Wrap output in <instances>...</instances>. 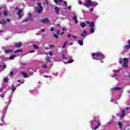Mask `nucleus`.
<instances>
[{
  "label": "nucleus",
  "mask_w": 130,
  "mask_h": 130,
  "mask_svg": "<svg viewBox=\"0 0 130 130\" xmlns=\"http://www.w3.org/2000/svg\"><path fill=\"white\" fill-rule=\"evenodd\" d=\"M125 49H129L130 48V45H126L124 46Z\"/></svg>",
  "instance_id": "nucleus-24"
},
{
  "label": "nucleus",
  "mask_w": 130,
  "mask_h": 130,
  "mask_svg": "<svg viewBox=\"0 0 130 130\" xmlns=\"http://www.w3.org/2000/svg\"><path fill=\"white\" fill-rule=\"evenodd\" d=\"M21 85V84H18L17 86H16V87H19V86H20Z\"/></svg>",
  "instance_id": "nucleus-55"
},
{
  "label": "nucleus",
  "mask_w": 130,
  "mask_h": 130,
  "mask_svg": "<svg viewBox=\"0 0 130 130\" xmlns=\"http://www.w3.org/2000/svg\"><path fill=\"white\" fill-rule=\"evenodd\" d=\"M72 62H74V60H69L67 62V63H72Z\"/></svg>",
  "instance_id": "nucleus-31"
},
{
  "label": "nucleus",
  "mask_w": 130,
  "mask_h": 130,
  "mask_svg": "<svg viewBox=\"0 0 130 130\" xmlns=\"http://www.w3.org/2000/svg\"><path fill=\"white\" fill-rule=\"evenodd\" d=\"M92 129H97L100 126V121H93L91 122Z\"/></svg>",
  "instance_id": "nucleus-2"
},
{
  "label": "nucleus",
  "mask_w": 130,
  "mask_h": 130,
  "mask_svg": "<svg viewBox=\"0 0 130 130\" xmlns=\"http://www.w3.org/2000/svg\"><path fill=\"white\" fill-rule=\"evenodd\" d=\"M73 19L74 20L75 24H77V23H78V20L77 19V16H74L73 18Z\"/></svg>",
  "instance_id": "nucleus-15"
},
{
  "label": "nucleus",
  "mask_w": 130,
  "mask_h": 130,
  "mask_svg": "<svg viewBox=\"0 0 130 130\" xmlns=\"http://www.w3.org/2000/svg\"><path fill=\"white\" fill-rule=\"evenodd\" d=\"M73 42L70 43V45H73Z\"/></svg>",
  "instance_id": "nucleus-60"
},
{
  "label": "nucleus",
  "mask_w": 130,
  "mask_h": 130,
  "mask_svg": "<svg viewBox=\"0 0 130 130\" xmlns=\"http://www.w3.org/2000/svg\"><path fill=\"white\" fill-rule=\"evenodd\" d=\"M15 45V47H21V46H22V43L21 42H17V43H14Z\"/></svg>",
  "instance_id": "nucleus-9"
},
{
  "label": "nucleus",
  "mask_w": 130,
  "mask_h": 130,
  "mask_svg": "<svg viewBox=\"0 0 130 130\" xmlns=\"http://www.w3.org/2000/svg\"><path fill=\"white\" fill-rule=\"evenodd\" d=\"M54 37H55V38H56V39H58V35L54 34Z\"/></svg>",
  "instance_id": "nucleus-34"
},
{
  "label": "nucleus",
  "mask_w": 130,
  "mask_h": 130,
  "mask_svg": "<svg viewBox=\"0 0 130 130\" xmlns=\"http://www.w3.org/2000/svg\"><path fill=\"white\" fill-rule=\"evenodd\" d=\"M17 56L16 55H12L10 56V59L11 60H13V59H15V57H16Z\"/></svg>",
  "instance_id": "nucleus-20"
},
{
  "label": "nucleus",
  "mask_w": 130,
  "mask_h": 130,
  "mask_svg": "<svg viewBox=\"0 0 130 130\" xmlns=\"http://www.w3.org/2000/svg\"><path fill=\"white\" fill-rule=\"evenodd\" d=\"M54 10L56 15H58L59 14V8L58 7H55Z\"/></svg>",
  "instance_id": "nucleus-11"
},
{
  "label": "nucleus",
  "mask_w": 130,
  "mask_h": 130,
  "mask_svg": "<svg viewBox=\"0 0 130 130\" xmlns=\"http://www.w3.org/2000/svg\"><path fill=\"white\" fill-rule=\"evenodd\" d=\"M78 43L79 45H81V46H83V45L84 44V42L82 40H79L78 41Z\"/></svg>",
  "instance_id": "nucleus-17"
},
{
  "label": "nucleus",
  "mask_w": 130,
  "mask_h": 130,
  "mask_svg": "<svg viewBox=\"0 0 130 130\" xmlns=\"http://www.w3.org/2000/svg\"><path fill=\"white\" fill-rule=\"evenodd\" d=\"M41 32H45V29H42L41 30Z\"/></svg>",
  "instance_id": "nucleus-49"
},
{
  "label": "nucleus",
  "mask_w": 130,
  "mask_h": 130,
  "mask_svg": "<svg viewBox=\"0 0 130 130\" xmlns=\"http://www.w3.org/2000/svg\"><path fill=\"white\" fill-rule=\"evenodd\" d=\"M78 4H79V5H82V1H78Z\"/></svg>",
  "instance_id": "nucleus-43"
},
{
  "label": "nucleus",
  "mask_w": 130,
  "mask_h": 130,
  "mask_svg": "<svg viewBox=\"0 0 130 130\" xmlns=\"http://www.w3.org/2000/svg\"><path fill=\"white\" fill-rule=\"evenodd\" d=\"M4 116H3V117H1V120L3 122H4Z\"/></svg>",
  "instance_id": "nucleus-39"
},
{
  "label": "nucleus",
  "mask_w": 130,
  "mask_h": 130,
  "mask_svg": "<svg viewBox=\"0 0 130 130\" xmlns=\"http://www.w3.org/2000/svg\"><path fill=\"white\" fill-rule=\"evenodd\" d=\"M34 47L35 48V49H38L39 47L38 46L34 45Z\"/></svg>",
  "instance_id": "nucleus-32"
},
{
  "label": "nucleus",
  "mask_w": 130,
  "mask_h": 130,
  "mask_svg": "<svg viewBox=\"0 0 130 130\" xmlns=\"http://www.w3.org/2000/svg\"><path fill=\"white\" fill-rule=\"evenodd\" d=\"M33 52H35V51H30L29 52V53H33Z\"/></svg>",
  "instance_id": "nucleus-50"
},
{
  "label": "nucleus",
  "mask_w": 130,
  "mask_h": 130,
  "mask_svg": "<svg viewBox=\"0 0 130 130\" xmlns=\"http://www.w3.org/2000/svg\"><path fill=\"white\" fill-rule=\"evenodd\" d=\"M9 81V78L8 77H5L4 78V82H8Z\"/></svg>",
  "instance_id": "nucleus-28"
},
{
  "label": "nucleus",
  "mask_w": 130,
  "mask_h": 130,
  "mask_svg": "<svg viewBox=\"0 0 130 130\" xmlns=\"http://www.w3.org/2000/svg\"><path fill=\"white\" fill-rule=\"evenodd\" d=\"M41 22L44 24H48L49 23V20H48V18H44L41 20Z\"/></svg>",
  "instance_id": "nucleus-8"
},
{
  "label": "nucleus",
  "mask_w": 130,
  "mask_h": 130,
  "mask_svg": "<svg viewBox=\"0 0 130 130\" xmlns=\"http://www.w3.org/2000/svg\"><path fill=\"white\" fill-rule=\"evenodd\" d=\"M17 82H18V83H20V82H21V80H17Z\"/></svg>",
  "instance_id": "nucleus-59"
},
{
  "label": "nucleus",
  "mask_w": 130,
  "mask_h": 130,
  "mask_svg": "<svg viewBox=\"0 0 130 130\" xmlns=\"http://www.w3.org/2000/svg\"><path fill=\"white\" fill-rule=\"evenodd\" d=\"M93 10H94L93 8H91L90 9V12H92Z\"/></svg>",
  "instance_id": "nucleus-51"
},
{
  "label": "nucleus",
  "mask_w": 130,
  "mask_h": 130,
  "mask_svg": "<svg viewBox=\"0 0 130 130\" xmlns=\"http://www.w3.org/2000/svg\"><path fill=\"white\" fill-rule=\"evenodd\" d=\"M67 43H68V42L66 41L64 42V44L63 45L62 48H65L67 46Z\"/></svg>",
  "instance_id": "nucleus-27"
},
{
  "label": "nucleus",
  "mask_w": 130,
  "mask_h": 130,
  "mask_svg": "<svg viewBox=\"0 0 130 130\" xmlns=\"http://www.w3.org/2000/svg\"><path fill=\"white\" fill-rule=\"evenodd\" d=\"M118 125H119V127H120L121 128L122 127V125L121 124V122H120V121L119 122Z\"/></svg>",
  "instance_id": "nucleus-29"
},
{
  "label": "nucleus",
  "mask_w": 130,
  "mask_h": 130,
  "mask_svg": "<svg viewBox=\"0 0 130 130\" xmlns=\"http://www.w3.org/2000/svg\"><path fill=\"white\" fill-rule=\"evenodd\" d=\"M128 43L129 45H130V41H128Z\"/></svg>",
  "instance_id": "nucleus-63"
},
{
  "label": "nucleus",
  "mask_w": 130,
  "mask_h": 130,
  "mask_svg": "<svg viewBox=\"0 0 130 130\" xmlns=\"http://www.w3.org/2000/svg\"><path fill=\"white\" fill-rule=\"evenodd\" d=\"M0 125H1V126H3V123H0Z\"/></svg>",
  "instance_id": "nucleus-61"
},
{
  "label": "nucleus",
  "mask_w": 130,
  "mask_h": 130,
  "mask_svg": "<svg viewBox=\"0 0 130 130\" xmlns=\"http://www.w3.org/2000/svg\"><path fill=\"white\" fill-rule=\"evenodd\" d=\"M80 26L82 28H85V27H86V24H85L84 22H81Z\"/></svg>",
  "instance_id": "nucleus-18"
},
{
  "label": "nucleus",
  "mask_w": 130,
  "mask_h": 130,
  "mask_svg": "<svg viewBox=\"0 0 130 130\" xmlns=\"http://www.w3.org/2000/svg\"><path fill=\"white\" fill-rule=\"evenodd\" d=\"M87 24L88 25H89V27H90V28H93V27H94V22H89V21H87Z\"/></svg>",
  "instance_id": "nucleus-10"
},
{
  "label": "nucleus",
  "mask_w": 130,
  "mask_h": 130,
  "mask_svg": "<svg viewBox=\"0 0 130 130\" xmlns=\"http://www.w3.org/2000/svg\"><path fill=\"white\" fill-rule=\"evenodd\" d=\"M90 33H92V34H93V33H94V32H95L94 31V28H93V27H92L91 29H90Z\"/></svg>",
  "instance_id": "nucleus-30"
},
{
  "label": "nucleus",
  "mask_w": 130,
  "mask_h": 130,
  "mask_svg": "<svg viewBox=\"0 0 130 130\" xmlns=\"http://www.w3.org/2000/svg\"><path fill=\"white\" fill-rule=\"evenodd\" d=\"M47 60L48 61V62H50V59L49 58V57L47 56Z\"/></svg>",
  "instance_id": "nucleus-35"
},
{
  "label": "nucleus",
  "mask_w": 130,
  "mask_h": 130,
  "mask_svg": "<svg viewBox=\"0 0 130 130\" xmlns=\"http://www.w3.org/2000/svg\"><path fill=\"white\" fill-rule=\"evenodd\" d=\"M6 67L7 66L6 65H4L3 67L0 65V72L4 71V69H6Z\"/></svg>",
  "instance_id": "nucleus-13"
},
{
  "label": "nucleus",
  "mask_w": 130,
  "mask_h": 130,
  "mask_svg": "<svg viewBox=\"0 0 130 130\" xmlns=\"http://www.w3.org/2000/svg\"><path fill=\"white\" fill-rule=\"evenodd\" d=\"M4 16H8V10H5L4 11Z\"/></svg>",
  "instance_id": "nucleus-26"
},
{
  "label": "nucleus",
  "mask_w": 130,
  "mask_h": 130,
  "mask_svg": "<svg viewBox=\"0 0 130 130\" xmlns=\"http://www.w3.org/2000/svg\"><path fill=\"white\" fill-rule=\"evenodd\" d=\"M87 35V31L84 30L83 33L81 34L82 37H86V36Z\"/></svg>",
  "instance_id": "nucleus-14"
},
{
  "label": "nucleus",
  "mask_w": 130,
  "mask_h": 130,
  "mask_svg": "<svg viewBox=\"0 0 130 130\" xmlns=\"http://www.w3.org/2000/svg\"><path fill=\"white\" fill-rule=\"evenodd\" d=\"M126 109H127V110H128V109H129V108H126Z\"/></svg>",
  "instance_id": "nucleus-64"
},
{
  "label": "nucleus",
  "mask_w": 130,
  "mask_h": 130,
  "mask_svg": "<svg viewBox=\"0 0 130 130\" xmlns=\"http://www.w3.org/2000/svg\"><path fill=\"white\" fill-rule=\"evenodd\" d=\"M21 74L22 75H23L24 78H28V76H27V73L25 72H22Z\"/></svg>",
  "instance_id": "nucleus-22"
},
{
  "label": "nucleus",
  "mask_w": 130,
  "mask_h": 130,
  "mask_svg": "<svg viewBox=\"0 0 130 130\" xmlns=\"http://www.w3.org/2000/svg\"><path fill=\"white\" fill-rule=\"evenodd\" d=\"M22 64H23V66H26V64H26V63H22Z\"/></svg>",
  "instance_id": "nucleus-62"
},
{
  "label": "nucleus",
  "mask_w": 130,
  "mask_h": 130,
  "mask_svg": "<svg viewBox=\"0 0 130 130\" xmlns=\"http://www.w3.org/2000/svg\"><path fill=\"white\" fill-rule=\"evenodd\" d=\"M6 22H10V19H7Z\"/></svg>",
  "instance_id": "nucleus-53"
},
{
  "label": "nucleus",
  "mask_w": 130,
  "mask_h": 130,
  "mask_svg": "<svg viewBox=\"0 0 130 130\" xmlns=\"http://www.w3.org/2000/svg\"><path fill=\"white\" fill-rule=\"evenodd\" d=\"M112 90H114V91H118L119 90H121V88H120V87H116L115 88L112 89Z\"/></svg>",
  "instance_id": "nucleus-21"
},
{
  "label": "nucleus",
  "mask_w": 130,
  "mask_h": 130,
  "mask_svg": "<svg viewBox=\"0 0 130 130\" xmlns=\"http://www.w3.org/2000/svg\"><path fill=\"white\" fill-rule=\"evenodd\" d=\"M54 2L55 3V4H56L57 5V4H58V3H62V0H54Z\"/></svg>",
  "instance_id": "nucleus-19"
},
{
  "label": "nucleus",
  "mask_w": 130,
  "mask_h": 130,
  "mask_svg": "<svg viewBox=\"0 0 130 130\" xmlns=\"http://www.w3.org/2000/svg\"><path fill=\"white\" fill-rule=\"evenodd\" d=\"M10 103H11V100H9L8 104H10Z\"/></svg>",
  "instance_id": "nucleus-58"
},
{
  "label": "nucleus",
  "mask_w": 130,
  "mask_h": 130,
  "mask_svg": "<svg viewBox=\"0 0 130 130\" xmlns=\"http://www.w3.org/2000/svg\"><path fill=\"white\" fill-rule=\"evenodd\" d=\"M63 4H64V5H65V6H66V7H67V6H68V4H67V2L64 1V2H63Z\"/></svg>",
  "instance_id": "nucleus-42"
},
{
  "label": "nucleus",
  "mask_w": 130,
  "mask_h": 130,
  "mask_svg": "<svg viewBox=\"0 0 130 130\" xmlns=\"http://www.w3.org/2000/svg\"><path fill=\"white\" fill-rule=\"evenodd\" d=\"M50 48H54L55 46L54 45H51L49 46Z\"/></svg>",
  "instance_id": "nucleus-36"
},
{
  "label": "nucleus",
  "mask_w": 130,
  "mask_h": 130,
  "mask_svg": "<svg viewBox=\"0 0 130 130\" xmlns=\"http://www.w3.org/2000/svg\"><path fill=\"white\" fill-rule=\"evenodd\" d=\"M43 68L44 69H46V68H47V65L45 64V65L43 66Z\"/></svg>",
  "instance_id": "nucleus-38"
},
{
  "label": "nucleus",
  "mask_w": 130,
  "mask_h": 130,
  "mask_svg": "<svg viewBox=\"0 0 130 130\" xmlns=\"http://www.w3.org/2000/svg\"><path fill=\"white\" fill-rule=\"evenodd\" d=\"M72 37H73V38H75V39L78 38V37H77V36H73Z\"/></svg>",
  "instance_id": "nucleus-45"
},
{
  "label": "nucleus",
  "mask_w": 130,
  "mask_h": 130,
  "mask_svg": "<svg viewBox=\"0 0 130 130\" xmlns=\"http://www.w3.org/2000/svg\"><path fill=\"white\" fill-rule=\"evenodd\" d=\"M98 5V3L92 2L91 0H87L85 3H84V6L86 7L87 8H90V7H91V6H97Z\"/></svg>",
  "instance_id": "nucleus-3"
},
{
  "label": "nucleus",
  "mask_w": 130,
  "mask_h": 130,
  "mask_svg": "<svg viewBox=\"0 0 130 130\" xmlns=\"http://www.w3.org/2000/svg\"><path fill=\"white\" fill-rule=\"evenodd\" d=\"M33 19L32 18V14L31 13H28L27 18L24 19L23 22H28V21H32Z\"/></svg>",
  "instance_id": "nucleus-6"
},
{
  "label": "nucleus",
  "mask_w": 130,
  "mask_h": 130,
  "mask_svg": "<svg viewBox=\"0 0 130 130\" xmlns=\"http://www.w3.org/2000/svg\"><path fill=\"white\" fill-rule=\"evenodd\" d=\"M127 63H128V58H124L122 67H124L125 69H127Z\"/></svg>",
  "instance_id": "nucleus-5"
},
{
  "label": "nucleus",
  "mask_w": 130,
  "mask_h": 130,
  "mask_svg": "<svg viewBox=\"0 0 130 130\" xmlns=\"http://www.w3.org/2000/svg\"><path fill=\"white\" fill-rule=\"evenodd\" d=\"M38 7L36 8V11L38 13V14H40L41 12H42L43 9H42V6H41V3H38Z\"/></svg>",
  "instance_id": "nucleus-4"
},
{
  "label": "nucleus",
  "mask_w": 130,
  "mask_h": 130,
  "mask_svg": "<svg viewBox=\"0 0 130 130\" xmlns=\"http://www.w3.org/2000/svg\"><path fill=\"white\" fill-rule=\"evenodd\" d=\"M13 50H11L10 49H7L5 50V53H10V52H12Z\"/></svg>",
  "instance_id": "nucleus-12"
},
{
  "label": "nucleus",
  "mask_w": 130,
  "mask_h": 130,
  "mask_svg": "<svg viewBox=\"0 0 130 130\" xmlns=\"http://www.w3.org/2000/svg\"><path fill=\"white\" fill-rule=\"evenodd\" d=\"M62 56H63V59H67V58L66 57V56H64V54H63Z\"/></svg>",
  "instance_id": "nucleus-44"
},
{
  "label": "nucleus",
  "mask_w": 130,
  "mask_h": 130,
  "mask_svg": "<svg viewBox=\"0 0 130 130\" xmlns=\"http://www.w3.org/2000/svg\"><path fill=\"white\" fill-rule=\"evenodd\" d=\"M71 36H72L71 35H68L67 36V37H71Z\"/></svg>",
  "instance_id": "nucleus-52"
},
{
  "label": "nucleus",
  "mask_w": 130,
  "mask_h": 130,
  "mask_svg": "<svg viewBox=\"0 0 130 130\" xmlns=\"http://www.w3.org/2000/svg\"><path fill=\"white\" fill-rule=\"evenodd\" d=\"M17 15L19 18H22V17H23V10L19 9L17 12Z\"/></svg>",
  "instance_id": "nucleus-7"
},
{
  "label": "nucleus",
  "mask_w": 130,
  "mask_h": 130,
  "mask_svg": "<svg viewBox=\"0 0 130 130\" xmlns=\"http://www.w3.org/2000/svg\"><path fill=\"white\" fill-rule=\"evenodd\" d=\"M92 57L93 59H96V60H100V59H104L105 58L104 55L102 53H92Z\"/></svg>",
  "instance_id": "nucleus-1"
},
{
  "label": "nucleus",
  "mask_w": 130,
  "mask_h": 130,
  "mask_svg": "<svg viewBox=\"0 0 130 130\" xmlns=\"http://www.w3.org/2000/svg\"><path fill=\"white\" fill-rule=\"evenodd\" d=\"M64 34V32H62L61 34H60V35H63Z\"/></svg>",
  "instance_id": "nucleus-57"
},
{
  "label": "nucleus",
  "mask_w": 130,
  "mask_h": 130,
  "mask_svg": "<svg viewBox=\"0 0 130 130\" xmlns=\"http://www.w3.org/2000/svg\"><path fill=\"white\" fill-rule=\"evenodd\" d=\"M119 63H122V60H121V59H119Z\"/></svg>",
  "instance_id": "nucleus-37"
},
{
  "label": "nucleus",
  "mask_w": 130,
  "mask_h": 130,
  "mask_svg": "<svg viewBox=\"0 0 130 130\" xmlns=\"http://www.w3.org/2000/svg\"><path fill=\"white\" fill-rule=\"evenodd\" d=\"M12 91H15L16 90V89H17V88L14 86V84H12Z\"/></svg>",
  "instance_id": "nucleus-25"
},
{
  "label": "nucleus",
  "mask_w": 130,
  "mask_h": 130,
  "mask_svg": "<svg viewBox=\"0 0 130 130\" xmlns=\"http://www.w3.org/2000/svg\"><path fill=\"white\" fill-rule=\"evenodd\" d=\"M22 50L21 49H18L15 51V53H18L19 52H22Z\"/></svg>",
  "instance_id": "nucleus-23"
},
{
  "label": "nucleus",
  "mask_w": 130,
  "mask_h": 130,
  "mask_svg": "<svg viewBox=\"0 0 130 130\" xmlns=\"http://www.w3.org/2000/svg\"><path fill=\"white\" fill-rule=\"evenodd\" d=\"M115 76H117V75L116 74H114L113 75V76H114V77H115Z\"/></svg>",
  "instance_id": "nucleus-56"
},
{
  "label": "nucleus",
  "mask_w": 130,
  "mask_h": 130,
  "mask_svg": "<svg viewBox=\"0 0 130 130\" xmlns=\"http://www.w3.org/2000/svg\"><path fill=\"white\" fill-rule=\"evenodd\" d=\"M121 113L122 114L121 115V117L122 118L124 117V115H125V111L124 110L122 111Z\"/></svg>",
  "instance_id": "nucleus-16"
},
{
  "label": "nucleus",
  "mask_w": 130,
  "mask_h": 130,
  "mask_svg": "<svg viewBox=\"0 0 130 130\" xmlns=\"http://www.w3.org/2000/svg\"><path fill=\"white\" fill-rule=\"evenodd\" d=\"M44 77L45 78H48V76H46V75H44Z\"/></svg>",
  "instance_id": "nucleus-54"
},
{
  "label": "nucleus",
  "mask_w": 130,
  "mask_h": 130,
  "mask_svg": "<svg viewBox=\"0 0 130 130\" xmlns=\"http://www.w3.org/2000/svg\"><path fill=\"white\" fill-rule=\"evenodd\" d=\"M50 30L51 31H54V29L53 28V27H51Z\"/></svg>",
  "instance_id": "nucleus-46"
},
{
  "label": "nucleus",
  "mask_w": 130,
  "mask_h": 130,
  "mask_svg": "<svg viewBox=\"0 0 130 130\" xmlns=\"http://www.w3.org/2000/svg\"><path fill=\"white\" fill-rule=\"evenodd\" d=\"M68 8L69 9V10L70 11H71V9L72 8V7L69 6V7H68Z\"/></svg>",
  "instance_id": "nucleus-47"
},
{
  "label": "nucleus",
  "mask_w": 130,
  "mask_h": 130,
  "mask_svg": "<svg viewBox=\"0 0 130 130\" xmlns=\"http://www.w3.org/2000/svg\"><path fill=\"white\" fill-rule=\"evenodd\" d=\"M49 54L50 55V56H52V52H49Z\"/></svg>",
  "instance_id": "nucleus-41"
},
{
  "label": "nucleus",
  "mask_w": 130,
  "mask_h": 130,
  "mask_svg": "<svg viewBox=\"0 0 130 130\" xmlns=\"http://www.w3.org/2000/svg\"><path fill=\"white\" fill-rule=\"evenodd\" d=\"M62 31H67V28H66V27H63V28H62Z\"/></svg>",
  "instance_id": "nucleus-40"
},
{
  "label": "nucleus",
  "mask_w": 130,
  "mask_h": 130,
  "mask_svg": "<svg viewBox=\"0 0 130 130\" xmlns=\"http://www.w3.org/2000/svg\"><path fill=\"white\" fill-rule=\"evenodd\" d=\"M14 73H13V72H10V76H12V75H13Z\"/></svg>",
  "instance_id": "nucleus-48"
},
{
  "label": "nucleus",
  "mask_w": 130,
  "mask_h": 130,
  "mask_svg": "<svg viewBox=\"0 0 130 130\" xmlns=\"http://www.w3.org/2000/svg\"><path fill=\"white\" fill-rule=\"evenodd\" d=\"M56 33L58 35H60V31L59 30H56Z\"/></svg>",
  "instance_id": "nucleus-33"
}]
</instances>
